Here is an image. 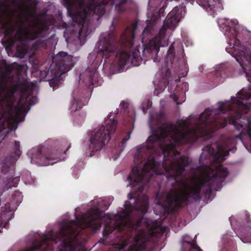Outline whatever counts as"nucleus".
<instances>
[{
    "label": "nucleus",
    "mask_w": 251,
    "mask_h": 251,
    "mask_svg": "<svg viewBox=\"0 0 251 251\" xmlns=\"http://www.w3.org/2000/svg\"><path fill=\"white\" fill-rule=\"evenodd\" d=\"M239 99L231 97L236 110L233 106L222 103L218 107L223 113L229 111V116L214 119L212 110L206 108L196 121L194 127L180 129L173 124L166 123L160 126L157 133L149 136L146 144L137 148L134 162L137 165L132 168L128 176L130 185L134 190L142 192L155 174H159L161 165L168 179L176 182L181 178L186 167L190 164L187 156L180 155L175 150L176 146L193 143L199 138L210 139L214 130L224 128L228 123L240 131L236 138L242 139V135H248L251 138V94L239 92Z\"/></svg>",
    "instance_id": "nucleus-1"
},
{
    "label": "nucleus",
    "mask_w": 251,
    "mask_h": 251,
    "mask_svg": "<svg viewBox=\"0 0 251 251\" xmlns=\"http://www.w3.org/2000/svg\"><path fill=\"white\" fill-rule=\"evenodd\" d=\"M228 174L229 172L226 168L219 165L216 167L214 175L208 176L206 178L196 182L193 186L181 193L174 195L168 194L165 201L163 202L159 201L158 204L162 206L165 212L169 214L176 209L181 208L183 203L187 204L191 199L195 201H200L201 190L204 187L205 189L203 190V195L209 198L214 184L216 183L217 186L221 184Z\"/></svg>",
    "instance_id": "nucleus-2"
},
{
    "label": "nucleus",
    "mask_w": 251,
    "mask_h": 251,
    "mask_svg": "<svg viewBox=\"0 0 251 251\" xmlns=\"http://www.w3.org/2000/svg\"><path fill=\"white\" fill-rule=\"evenodd\" d=\"M134 35L127 37L123 33L118 40L115 32L113 31L102 34L97 43L99 50L98 54L101 55L106 60L108 59L115 51L119 55V64L121 67H124L129 62L133 66H138L141 61L140 52L135 50L132 52L131 48L133 47Z\"/></svg>",
    "instance_id": "nucleus-3"
},
{
    "label": "nucleus",
    "mask_w": 251,
    "mask_h": 251,
    "mask_svg": "<svg viewBox=\"0 0 251 251\" xmlns=\"http://www.w3.org/2000/svg\"><path fill=\"white\" fill-rule=\"evenodd\" d=\"M67 13L74 22L83 27L86 19L93 13L99 21L105 12L108 3L115 6V10L121 13L126 10L127 0H63Z\"/></svg>",
    "instance_id": "nucleus-4"
},
{
    "label": "nucleus",
    "mask_w": 251,
    "mask_h": 251,
    "mask_svg": "<svg viewBox=\"0 0 251 251\" xmlns=\"http://www.w3.org/2000/svg\"><path fill=\"white\" fill-rule=\"evenodd\" d=\"M103 213L97 206L91 208L80 219H76V221H73L75 223L82 224L84 227H91L93 230L99 229L102 225V221L106 218L109 222L106 224L103 231L104 236H108L114 230H117L122 232L127 224L126 212L123 210L122 213H117L114 216L109 214L102 215ZM83 228V227H81Z\"/></svg>",
    "instance_id": "nucleus-5"
},
{
    "label": "nucleus",
    "mask_w": 251,
    "mask_h": 251,
    "mask_svg": "<svg viewBox=\"0 0 251 251\" xmlns=\"http://www.w3.org/2000/svg\"><path fill=\"white\" fill-rule=\"evenodd\" d=\"M13 69V66L8 65L5 60L0 62V71L2 75V77L0 78V120L5 113L10 116L12 115L13 103L11 101V99L13 98L15 92L20 88H22L24 91L30 88L26 82H18L16 85L13 86L12 90L6 92L8 86L4 77L8 76Z\"/></svg>",
    "instance_id": "nucleus-6"
},
{
    "label": "nucleus",
    "mask_w": 251,
    "mask_h": 251,
    "mask_svg": "<svg viewBox=\"0 0 251 251\" xmlns=\"http://www.w3.org/2000/svg\"><path fill=\"white\" fill-rule=\"evenodd\" d=\"M42 28L31 31L28 28L21 25L14 35L9 29H5L6 36H7L6 42L11 47H15L17 56L21 58H24L28 53L29 47L28 42L38 38L43 32Z\"/></svg>",
    "instance_id": "nucleus-7"
},
{
    "label": "nucleus",
    "mask_w": 251,
    "mask_h": 251,
    "mask_svg": "<svg viewBox=\"0 0 251 251\" xmlns=\"http://www.w3.org/2000/svg\"><path fill=\"white\" fill-rule=\"evenodd\" d=\"M180 18V14L178 12L177 8L176 7L169 14L168 19L164 21L158 33L146 45L143 50V53L145 54L147 52L151 55L157 54L160 47L167 46L168 45L166 35L167 29H174Z\"/></svg>",
    "instance_id": "nucleus-8"
},
{
    "label": "nucleus",
    "mask_w": 251,
    "mask_h": 251,
    "mask_svg": "<svg viewBox=\"0 0 251 251\" xmlns=\"http://www.w3.org/2000/svg\"><path fill=\"white\" fill-rule=\"evenodd\" d=\"M117 124L115 120L109 119L105 121V126L102 125L92 131L89 149L86 151L87 156L94 155L96 152L105 146L109 141L111 135L115 132Z\"/></svg>",
    "instance_id": "nucleus-9"
},
{
    "label": "nucleus",
    "mask_w": 251,
    "mask_h": 251,
    "mask_svg": "<svg viewBox=\"0 0 251 251\" xmlns=\"http://www.w3.org/2000/svg\"><path fill=\"white\" fill-rule=\"evenodd\" d=\"M27 10L22 0H3L0 1V26L6 28L7 25L19 13Z\"/></svg>",
    "instance_id": "nucleus-10"
},
{
    "label": "nucleus",
    "mask_w": 251,
    "mask_h": 251,
    "mask_svg": "<svg viewBox=\"0 0 251 251\" xmlns=\"http://www.w3.org/2000/svg\"><path fill=\"white\" fill-rule=\"evenodd\" d=\"M60 234L62 238L59 251H80L81 243L78 241V233L70 226L63 227Z\"/></svg>",
    "instance_id": "nucleus-11"
},
{
    "label": "nucleus",
    "mask_w": 251,
    "mask_h": 251,
    "mask_svg": "<svg viewBox=\"0 0 251 251\" xmlns=\"http://www.w3.org/2000/svg\"><path fill=\"white\" fill-rule=\"evenodd\" d=\"M233 56L239 62L248 81L251 83V50L248 48H243L239 40L235 38Z\"/></svg>",
    "instance_id": "nucleus-12"
},
{
    "label": "nucleus",
    "mask_w": 251,
    "mask_h": 251,
    "mask_svg": "<svg viewBox=\"0 0 251 251\" xmlns=\"http://www.w3.org/2000/svg\"><path fill=\"white\" fill-rule=\"evenodd\" d=\"M56 243V239L52 236V231H50L48 235L43 234L40 240L35 239L31 246L28 247L22 251H52L53 247L52 242Z\"/></svg>",
    "instance_id": "nucleus-13"
},
{
    "label": "nucleus",
    "mask_w": 251,
    "mask_h": 251,
    "mask_svg": "<svg viewBox=\"0 0 251 251\" xmlns=\"http://www.w3.org/2000/svg\"><path fill=\"white\" fill-rule=\"evenodd\" d=\"M55 75L60 76L68 72L73 67L72 57L65 52H59L56 56Z\"/></svg>",
    "instance_id": "nucleus-14"
},
{
    "label": "nucleus",
    "mask_w": 251,
    "mask_h": 251,
    "mask_svg": "<svg viewBox=\"0 0 251 251\" xmlns=\"http://www.w3.org/2000/svg\"><path fill=\"white\" fill-rule=\"evenodd\" d=\"M203 151L219 161H223L228 155L230 149L225 144H215L206 146Z\"/></svg>",
    "instance_id": "nucleus-15"
},
{
    "label": "nucleus",
    "mask_w": 251,
    "mask_h": 251,
    "mask_svg": "<svg viewBox=\"0 0 251 251\" xmlns=\"http://www.w3.org/2000/svg\"><path fill=\"white\" fill-rule=\"evenodd\" d=\"M36 154L33 155L31 161L32 163H35L39 165H53L55 162H53L52 161L58 158L57 154L49 151L47 152L44 151L43 152L42 150H38Z\"/></svg>",
    "instance_id": "nucleus-16"
},
{
    "label": "nucleus",
    "mask_w": 251,
    "mask_h": 251,
    "mask_svg": "<svg viewBox=\"0 0 251 251\" xmlns=\"http://www.w3.org/2000/svg\"><path fill=\"white\" fill-rule=\"evenodd\" d=\"M20 147V142L16 141L14 144V155L6 157L3 160L1 167V172L3 174H6L10 170H13L15 163L21 154Z\"/></svg>",
    "instance_id": "nucleus-17"
},
{
    "label": "nucleus",
    "mask_w": 251,
    "mask_h": 251,
    "mask_svg": "<svg viewBox=\"0 0 251 251\" xmlns=\"http://www.w3.org/2000/svg\"><path fill=\"white\" fill-rule=\"evenodd\" d=\"M240 239L244 242L251 241V220L248 217L239 229Z\"/></svg>",
    "instance_id": "nucleus-18"
},
{
    "label": "nucleus",
    "mask_w": 251,
    "mask_h": 251,
    "mask_svg": "<svg viewBox=\"0 0 251 251\" xmlns=\"http://www.w3.org/2000/svg\"><path fill=\"white\" fill-rule=\"evenodd\" d=\"M130 199H132V198H130ZM134 202L132 206L133 208L137 209L142 212V213L145 214L148 212L149 209V199L146 197H144L141 198H133ZM131 206V204H129Z\"/></svg>",
    "instance_id": "nucleus-19"
},
{
    "label": "nucleus",
    "mask_w": 251,
    "mask_h": 251,
    "mask_svg": "<svg viewBox=\"0 0 251 251\" xmlns=\"http://www.w3.org/2000/svg\"><path fill=\"white\" fill-rule=\"evenodd\" d=\"M133 241V243L129 246L127 251H144L146 249V241L140 236H135Z\"/></svg>",
    "instance_id": "nucleus-20"
},
{
    "label": "nucleus",
    "mask_w": 251,
    "mask_h": 251,
    "mask_svg": "<svg viewBox=\"0 0 251 251\" xmlns=\"http://www.w3.org/2000/svg\"><path fill=\"white\" fill-rule=\"evenodd\" d=\"M182 251H202L196 243L183 240L181 245Z\"/></svg>",
    "instance_id": "nucleus-21"
},
{
    "label": "nucleus",
    "mask_w": 251,
    "mask_h": 251,
    "mask_svg": "<svg viewBox=\"0 0 251 251\" xmlns=\"http://www.w3.org/2000/svg\"><path fill=\"white\" fill-rule=\"evenodd\" d=\"M82 101L78 98H74L71 110L72 112H75L81 109L83 107Z\"/></svg>",
    "instance_id": "nucleus-22"
},
{
    "label": "nucleus",
    "mask_w": 251,
    "mask_h": 251,
    "mask_svg": "<svg viewBox=\"0 0 251 251\" xmlns=\"http://www.w3.org/2000/svg\"><path fill=\"white\" fill-rule=\"evenodd\" d=\"M129 241L127 240H124L121 243H115L112 245V248L114 251H121L124 249L128 244Z\"/></svg>",
    "instance_id": "nucleus-23"
},
{
    "label": "nucleus",
    "mask_w": 251,
    "mask_h": 251,
    "mask_svg": "<svg viewBox=\"0 0 251 251\" xmlns=\"http://www.w3.org/2000/svg\"><path fill=\"white\" fill-rule=\"evenodd\" d=\"M46 46L45 40L39 39L37 40L31 46L30 49L33 50H37L40 47H44Z\"/></svg>",
    "instance_id": "nucleus-24"
},
{
    "label": "nucleus",
    "mask_w": 251,
    "mask_h": 251,
    "mask_svg": "<svg viewBox=\"0 0 251 251\" xmlns=\"http://www.w3.org/2000/svg\"><path fill=\"white\" fill-rule=\"evenodd\" d=\"M20 178L19 177H13V176H11L7 180L8 182L6 183L8 187H16L18 184V181H19Z\"/></svg>",
    "instance_id": "nucleus-25"
},
{
    "label": "nucleus",
    "mask_w": 251,
    "mask_h": 251,
    "mask_svg": "<svg viewBox=\"0 0 251 251\" xmlns=\"http://www.w3.org/2000/svg\"><path fill=\"white\" fill-rule=\"evenodd\" d=\"M174 43L171 44L168 52H167V59H169L171 63H173L175 57V49L174 47Z\"/></svg>",
    "instance_id": "nucleus-26"
},
{
    "label": "nucleus",
    "mask_w": 251,
    "mask_h": 251,
    "mask_svg": "<svg viewBox=\"0 0 251 251\" xmlns=\"http://www.w3.org/2000/svg\"><path fill=\"white\" fill-rule=\"evenodd\" d=\"M143 223H145V226L147 227H149V219L147 218H142L140 221L137 223V226L138 227L141 226L142 224Z\"/></svg>",
    "instance_id": "nucleus-27"
},
{
    "label": "nucleus",
    "mask_w": 251,
    "mask_h": 251,
    "mask_svg": "<svg viewBox=\"0 0 251 251\" xmlns=\"http://www.w3.org/2000/svg\"><path fill=\"white\" fill-rule=\"evenodd\" d=\"M226 31L232 32V34L236 33V30L235 29V28L233 27H230L228 26L226 27Z\"/></svg>",
    "instance_id": "nucleus-28"
},
{
    "label": "nucleus",
    "mask_w": 251,
    "mask_h": 251,
    "mask_svg": "<svg viewBox=\"0 0 251 251\" xmlns=\"http://www.w3.org/2000/svg\"><path fill=\"white\" fill-rule=\"evenodd\" d=\"M166 74L164 75V77H165L166 78L169 77L171 75V71L170 69L168 68H165Z\"/></svg>",
    "instance_id": "nucleus-29"
},
{
    "label": "nucleus",
    "mask_w": 251,
    "mask_h": 251,
    "mask_svg": "<svg viewBox=\"0 0 251 251\" xmlns=\"http://www.w3.org/2000/svg\"><path fill=\"white\" fill-rule=\"evenodd\" d=\"M49 83L50 87H54V86H56L57 84V83L56 82V80L53 79H51Z\"/></svg>",
    "instance_id": "nucleus-30"
},
{
    "label": "nucleus",
    "mask_w": 251,
    "mask_h": 251,
    "mask_svg": "<svg viewBox=\"0 0 251 251\" xmlns=\"http://www.w3.org/2000/svg\"><path fill=\"white\" fill-rule=\"evenodd\" d=\"M222 251H237V250L233 247L230 248H226L225 247L222 250Z\"/></svg>",
    "instance_id": "nucleus-31"
},
{
    "label": "nucleus",
    "mask_w": 251,
    "mask_h": 251,
    "mask_svg": "<svg viewBox=\"0 0 251 251\" xmlns=\"http://www.w3.org/2000/svg\"><path fill=\"white\" fill-rule=\"evenodd\" d=\"M130 138V134H129L127 137H125L122 140V144H125L126 142L129 140Z\"/></svg>",
    "instance_id": "nucleus-32"
},
{
    "label": "nucleus",
    "mask_w": 251,
    "mask_h": 251,
    "mask_svg": "<svg viewBox=\"0 0 251 251\" xmlns=\"http://www.w3.org/2000/svg\"><path fill=\"white\" fill-rule=\"evenodd\" d=\"M121 105L124 107L126 108L128 106V103L126 101H123L121 103Z\"/></svg>",
    "instance_id": "nucleus-33"
},
{
    "label": "nucleus",
    "mask_w": 251,
    "mask_h": 251,
    "mask_svg": "<svg viewBox=\"0 0 251 251\" xmlns=\"http://www.w3.org/2000/svg\"><path fill=\"white\" fill-rule=\"evenodd\" d=\"M173 99L175 101H176V104H178L179 103L177 102V100H178V98L176 96V95H174L173 96Z\"/></svg>",
    "instance_id": "nucleus-34"
},
{
    "label": "nucleus",
    "mask_w": 251,
    "mask_h": 251,
    "mask_svg": "<svg viewBox=\"0 0 251 251\" xmlns=\"http://www.w3.org/2000/svg\"><path fill=\"white\" fill-rule=\"evenodd\" d=\"M132 25L134 28H136L137 27V24L136 23H134L132 24Z\"/></svg>",
    "instance_id": "nucleus-35"
},
{
    "label": "nucleus",
    "mask_w": 251,
    "mask_h": 251,
    "mask_svg": "<svg viewBox=\"0 0 251 251\" xmlns=\"http://www.w3.org/2000/svg\"><path fill=\"white\" fill-rule=\"evenodd\" d=\"M71 147V146L69 145V147H68L67 149L66 150V151H64V153H66V151L69 150V149Z\"/></svg>",
    "instance_id": "nucleus-36"
},
{
    "label": "nucleus",
    "mask_w": 251,
    "mask_h": 251,
    "mask_svg": "<svg viewBox=\"0 0 251 251\" xmlns=\"http://www.w3.org/2000/svg\"><path fill=\"white\" fill-rule=\"evenodd\" d=\"M151 234L153 236H154V235H155V233H154V232L152 231H151Z\"/></svg>",
    "instance_id": "nucleus-37"
}]
</instances>
